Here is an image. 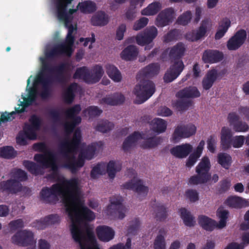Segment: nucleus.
Masks as SVG:
<instances>
[{
    "mask_svg": "<svg viewBox=\"0 0 249 249\" xmlns=\"http://www.w3.org/2000/svg\"><path fill=\"white\" fill-rule=\"evenodd\" d=\"M81 194L78 179L72 178L53 184L50 187H43L40 192V196L41 200L48 204H55L59 197L62 198L66 211L71 221V231L72 238L79 244L81 249H88L93 248V246L85 242L84 232L80 224L84 221L93 220L95 216L93 212L84 206Z\"/></svg>",
    "mask_w": 249,
    "mask_h": 249,
    "instance_id": "f257e3e1",
    "label": "nucleus"
},
{
    "mask_svg": "<svg viewBox=\"0 0 249 249\" xmlns=\"http://www.w3.org/2000/svg\"><path fill=\"white\" fill-rule=\"evenodd\" d=\"M81 140V130L79 128H77L73 133L71 140L64 141L59 146L60 153L65 159L62 167L70 170L72 174L76 173L85 164L83 153L79 154L77 159L74 155H70L71 153H75L78 151Z\"/></svg>",
    "mask_w": 249,
    "mask_h": 249,
    "instance_id": "f03ea898",
    "label": "nucleus"
},
{
    "mask_svg": "<svg viewBox=\"0 0 249 249\" xmlns=\"http://www.w3.org/2000/svg\"><path fill=\"white\" fill-rule=\"evenodd\" d=\"M169 52V57L173 63L165 73L163 79L165 82L170 83L175 80L181 74L185 68L181 58L186 51L185 46L179 42L171 47Z\"/></svg>",
    "mask_w": 249,
    "mask_h": 249,
    "instance_id": "7ed1b4c3",
    "label": "nucleus"
},
{
    "mask_svg": "<svg viewBox=\"0 0 249 249\" xmlns=\"http://www.w3.org/2000/svg\"><path fill=\"white\" fill-rule=\"evenodd\" d=\"M50 71V64L46 62V59H43L40 71L35 81L36 83L42 85V89L39 94L42 99H47L51 97L52 94L51 85L53 82H55L51 77L45 76V73Z\"/></svg>",
    "mask_w": 249,
    "mask_h": 249,
    "instance_id": "20e7f679",
    "label": "nucleus"
},
{
    "mask_svg": "<svg viewBox=\"0 0 249 249\" xmlns=\"http://www.w3.org/2000/svg\"><path fill=\"white\" fill-rule=\"evenodd\" d=\"M155 91V85L152 81L141 79L134 89V93L137 97L134 103L136 104L144 103L153 95Z\"/></svg>",
    "mask_w": 249,
    "mask_h": 249,
    "instance_id": "39448f33",
    "label": "nucleus"
},
{
    "mask_svg": "<svg viewBox=\"0 0 249 249\" xmlns=\"http://www.w3.org/2000/svg\"><path fill=\"white\" fill-rule=\"evenodd\" d=\"M34 159L45 168H51L53 173L48 176L49 178H54L57 175L58 166L56 162V157L54 153L48 151L44 155L36 154Z\"/></svg>",
    "mask_w": 249,
    "mask_h": 249,
    "instance_id": "423d86ee",
    "label": "nucleus"
},
{
    "mask_svg": "<svg viewBox=\"0 0 249 249\" xmlns=\"http://www.w3.org/2000/svg\"><path fill=\"white\" fill-rule=\"evenodd\" d=\"M29 121L30 124H26L24 128V133L27 139L34 140L36 139V131L40 129L42 124V119L37 115H32Z\"/></svg>",
    "mask_w": 249,
    "mask_h": 249,
    "instance_id": "0eeeda50",
    "label": "nucleus"
},
{
    "mask_svg": "<svg viewBox=\"0 0 249 249\" xmlns=\"http://www.w3.org/2000/svg\"><path fill=\"white\" fill-rule=\"evenodd\" d=\"M110 204L107 206L108 214L122 219L125 217V208L120 198L113 196L110 198Z\"/></svg>",
    "mask_w": 249,
    "mask_h": 249,
    "instance_id": "6e6552de",
    "label": "nucleus"
},
{
    "mask_svg": "<svg viewBox=\"0 0 249 249\" xmlns=\"http://www.w3.org/2000/svg\"><path fill=\"white\" fill-rule=\"evenodd\" d=\"M70 64L67 62L61 63L54 68H52L50 64L51 71L48 72H54V76L51 78L55 82L63 85L67 81V73L70 70Z\"/></svg>",
    "mask_w": 249,
    "mask_h": 249,
    "instance_id": "1a4fd4ad",
    "label": "nucleus"
},
{
    "mask_svg": "<svg viewBox=\"0 0 249 249\" xmlns=\"http://www.w3.org/2000/svg\"><path fill=\"white\" fill-rule=\"evenodd\" d=\"M12 241L14 244L22 246L34 245L36 243L33 232L27 230L18 231L12 236Z\"/></svg>",
    "mask_w": 249,
    "mask_h": 249,
    "instance_id": "9d476101",
    "label": "nucleus"
},
{
    "mask_svg": "<svg viewBox=\"0 0 249 249\" xmlns=\"http://www.w3.org/2000/svg\"><path fill=\"white\" fill-rule=\"evenodd\" d=\"M196 132V127L192 124L186 125H178L175 129L172 135V140L177 142L181 138L190 137Z\"/></svg>",
    "mask_w": 249,
    "mask_h": 249,
    "instance_id": "9b49d317",
    "label": "nucleus"
},
{
    "mask_svg": "<svg viewBox=\"0 0 249 249\" xmlns=\"http://www.w3.org/2000/svg\"><path fill=\"white\" fill-rule=\"evenodd\" d=\"M67 6L62 1H59L56 3L57 15L58 19L64 22L66 25L71 23L73 20L72 14L75 13L78 9H70L67 11Z\"/></svg>",
    "mask_w": 249,
    "mask_h": 249,
    "instance_id": "f8f14e48",
    "label": "nucleus"
},
{
    "mask_svg": "<svg viewBox=\"0 0 249 249\" xmlns=\"http://www.w3.org/2000/svg\"><path fill=\"white\" fill-rule=\"evenodd\" d=\"M247 32L244 29H240L231 37L227 42V47L229 50L234 51L239 49L245 42Z\"/></svg>",
    "mask_w": 249,
    "mask_h": 249,
    "instance_id": "ddd939ff",
    "label": "nucleus"
},
{
    "mask_svg": "<svg viewBox=\"0 0 249 249\" xmlns=\"http://www.w3.org/2000/svg\"><path fill=\"white\" fill-rule=\"evenodd\" d=\"M61 54H65L68 56H71V55L70 48L67 46L66 44H58L47 51L45 53V57L40 58L41 62L42 63L43 59H46V62L50 64L48 59L57 57Z\"/></svg>",
    "mask_w": 249,
    "mask_h": 249,
    "instance_id": "4468645a",
    "label": "nucleus"
},
{
    "mask_svg": "<svg viewBox=\"0 0 249 249\" xmlns=\"http://www.w3.org/2000/svg\"><path fill=\"white\" fill-rule=\"evenodd\" d=\"M157 35V29L154 26H152L146 28L143 32L138 35L136 37V42L138 45L141 46L149 44L156 38Z\"/></svg>",
    "mask_w": 249,
    "mask_h": 249,
    "instance_id": "2eb2a0df",
    "label": "nucleus"
},
{
    "mask_svg": "<svg viewBox=\"0 0 249 249\" xmlns=\"http://www.w3.org/2000/svg\"><path fill=\"white\" fill-rule=\"evenodd\" d=\"M123 186L124 189L131 190L137 193L140 197L141 195L145 196L148 192V187L143 185V181L142 179H132L124 183Z\"/></svg>",
    "mask_w": 249,
    "mask_h": 249,
    "instance_id": "dca6fc26",
    "label": "nucleus"
},
{
    "mask_svg": "<svg viewBox=\"0 0 249 249\" xmlns=\"http://www.w3.org/2000/svg\"><path fill=\"white\" fill-rule=\"evenodd\" d=\"M175 12L172 8H168L161 11L157 16L156 24L158 27H163L172 22Z\"/></svg>",
    "mask_w": 249,
    "mask_h": 249,
    "instance_id": "f3484780",
    "label": "nucleus"
},
{
    "mask_svg": "<svg viewBox=\"0 0 249 249\" xmlns=\"http://www.w3.org/2000/svg\"><path fill=\"white\" fill-rule=\"evenodd\" d=\"M208 21L203 20L200 26L196 30H192L186 33L185 37L187 40L192 42L198 41L206 35L207 32Z\"/></svg>",
    "mask_w": 249,
    "mask_h": 249,
    "instance_id": "a211bd4d",
    "label": "nucleus"
},
{
    "mask_svg": "<svg viewBox=\"0 0 249 249\" xmlns=\"http://www.w3.org/2000/svg\"><path fill=\"white\" fill-rule=\"evenodd\" d=\"M22 184L16 179H9L0 182V189L2 192L15 194L22 190Z\"/></svg>",
    "mask_w": 249,
    "mask_h": 249,
    "instance_id": "6ab92c4d",
    "label": "nucleus"
},
{
    "mask_svg": "<svg viewBox=\"0 0 249 249\" xmlns=\"http://www.w3.org/2000/svg\"><path fill=\"white\" fill-rule=\"evenodd\" d=\"M232 133L230 128L224 126L220 133V145L222 150L226 151L232 146Z\"/></svg>",
    "mask_w": 249,
    "mask_h": 249,
    "instance_id": "aec40b11",
    "label": "nucleus"
},
{
    "mask_svg": "<svg viewBox=\"0 0 249 249\" xmlns=\"http://www.w3.org/2000/svg\"><path fill=\"white\" fill-rule=\"evenodd\" d=\"M193 147L189 143L182 144L171 148V154L176 158L183 159L186 158L192 151Z\"/></svg>",
    "mask_w": 249,
    "mask_h": 249,
    "instance_id": "412c9836",
    "label": "nucleus"
},
{
    "mask_svg": "<svg viewBox=\"0 0 249 249\" xmlns=\"http://www.w3.org/2000/svg\"><path fill=\"white\" fill-rule=\"evenodd\" d=\"M96 231L97 237L100 241L108 242L114 237V231L108 226H99L97 227Z\"/></svg>",
    "mask_w": 249,
    "mask_h": 249,
    "instance_id": "4be33fe9",
    "label": "nucleus"
},
{
    "mask_svg": "<svg viewBox=\"0 0 249 249\" xmlns=\"http://www.w3.org/2000/svg\"><path fill=\"white\" fill-rule=\"evenodd\" d=\"M211 163L209 158L207 156L204 157L201 161L198 163L196 168V172L198 174H200L209 180L211 179V175L209 171L211 169Z\"/></svg>",
    "mask_w": 249,
    "mask_h": 249,
    "instance_id": "5701e85b",
    "label": "nucleus"
},
{
    "mask_svg": "<svg viewBox=\"0 0 249 249\" xmlns=\"http://www.w3.org/2000/svg\"><path fill=\"white\" fill-rule=\"evenodd\" d=\"M223 58L222 53L213 50L205 51L202 55V60L205 63H214L221 61Z\"/></svg>",
    "mask_w": 249,
    "mask_h": 249,
    "instance_id": "b1692460",
    "label": "nucleus"
},
{
    "mask_svg": "<svg viewBox=\"0 0 249 249\" xmlns=\"http://www.w3.org/2000/svg\"><path fill=\"white\" fill-rule=\"evenodd\" d=\"M78 85L76 83L71 84L63 91L62 98L64 102L67 104H71L75 97Z\"/></svg>",
    "mask_w": 249,
    "mask_h": 249,
    "instance_id": "393cba45",
    "label": "nucleus"
},
{
    "mask_svg": "<svg viewBox=\"0 0 249 249\" xmlns=\"http://www.w3.org/2000/svg\"><path fill=\"white\" fill-rule=\"evenodd\" d=\"M141 138V134L138 131H134L124 140L122 145L123 150L127 152L134 147L138 141Z\"/></svg>",
    "mask_w": 249,
    "mask_h": 249,
    "instance_id": "a878e982",
    "label": "nucleus"
},
{
    "mask_svg": "<svg viewBox=\"0 0 249 249\" xmlns=\"http://www.w3.org/2000/svg\"><path fill=\"white\" fill-rule=\"evenodd\" d=\"M151 205L154 210L155 216L158 221H163L168 216L167 208L160 203H156V200L151 202Z\"/></svg>",
    "mask_w": 249,
    "mask_h": 249,
    "instance_id": "bb28decb",
    "label": "nucleus"
},
{
    "mask_svg": "<svg viewBox=\"0 0 249 249\" xmlns=\"http://www.w3.org/2000/svg\"><path fill=\"white\" fill-rule=\"evenodd\" d=\"M177 96L181 98H195L200 97V93L196 87L189 86L179 90Z\"/></svg>",
    "mask_w": 249,
    "mask_h": 249,
    "instance_id": "cd10ccee",
    "label": "nucleus"
},
{
    "mask_svg": "<svg viewBox=\"0 0 249 249\" xmlns=\"http://www.w3.org/2000/svg\"><path fill=\"white\" fill-rule=\"evenodd\" d=\"M225 204L230 207L234 208H242L249 206L248 201L242 197L236 196L229 197L225 201Z\"/></svg>",
    "mask_w": 249,
    "mask_h": 249,
    "instance_id": "c85d7f7f",
    "label": "nucleus"
},
{
    "mask_svg": "<svg viewBox=\"0 0 249 249\" xmlns=\"http://www.w3.org/2000/svg\"><path fill=\"white\" fill-rule=\"evenodd\" d=\"M124 100V96L122 94L116 93L103 98L101 100V103L110 106H116L123 104Z\"/></svg>",
    "mask_w": 249,
    "mask_h": 249,
    "instance_id": "c756f323",
    "label": "nucleus"
},
{
    "mask_svg": "<svg viewBox=\"0 0 249 249\" xmlns=\"http://www.w3.org/2000/svg\"><path fill=\"white\" fill-rule=\"evenodd\" d=\"M217 79L216 70L213 69L208 71L202 81V85L203 89L206 90L210 89Z\"/></svg>",
    "mask_w": 249,
    "mask_h": 249,
    "instance_id": "7c9ffc66",
    "label": "nucleus"
},
{
    "mask_svg": "<svg viewBox=\"0 0 249 249\" xmlns=\"http://www.w3.org/2000/svg\"><path fill=\"white\" fill-rule=\"evenodd\" d=\"M160 66L158 63L149 64L140 71V75L145 78H150L157 75L160 71Z\"/></svg>",
    "mask_w": 249,
    "mask_h": 249,
    "instance_id": "2f4dec72",
    "label": "nucleus"
},
{
    "mask_svg": "<svg viewBox=\"0 0 249 249\" xmlns=\"http://www.w3.org/2000/svg\"><path fill=\"white\" fill-rule=\"evenodd\" d=\"M75 79H82L88 84L91 83V73L89 69L86 66H83L76 69L73 75Z\"/></svg>",
    "mask_w": 249,
    "mask_h": 249,
    "instance_id": "473e14b6",
    "label": "nucleus"
},
{
    "mask_svg": "<svg viewBox=\"0 0 249 249\" xmlns=\"http://www.w3.org/2000/svg\"><path fill=\"white\" fill-rule=\"evenodd\" d=\"M199 224L204 230L208 231H213L215 228H217V222L207 216L201 215L198 216Z\"/></svg>",
    "mask_w": 249,
    "mask_h": 249,
    "instance_id": "72a5a7b5",
    "label": "nucleus"
},
{
    "mask_svg": "<svg viewBox=\"0 0 249 249\" xmlns=\"http://www.w3.org/2000/svg\"><path fill=\"white\" fill-rule=\"evenodd\" d=\"M138 54L137 47L134 45H129L121 53V58L126 61H131L135 59Z\"/></svg>",
    "mask_w": 249,
    "mask_h": 249,
    "instance_id": "f704fd0d",
    "label": "nucleus"
},
{
    "mask_svg": "<svg viewBox=\"0 0 249 249\" xmlns=\"http://www.w3.org/2000/svg\"><path fill=\"white\" fill-rule=\"evenodd\" d=\"M108 17L103 11L97 12L91 18V23L93 26H103L108 22Z\"/></svg>",
    "mask_w": 249,
    "mask_h": 249,
    "instance_id": "c9c22d12",
    "label": "nucleus"
},
{
    "mask_svg": "<svg viewBox=\"0 0 249 249\" xmlns=\"http://www.w3.org/2000/svg\"><path fill=\"white\" fill-rule=\"evenodd\" d=\"M152 130L158 134L165 131L167 128V122L161 118H155L151 123Z\"/></svg>",
    "mask_w": 249,
    "mask_h": 249,
    "instance_id": "e433bc0d",
    "label": "nucleus"
},
{
    "mask_svg": "<svg viewBox=\"0 0 249 249\" xmlns=\"http://www.w3.org/2000/svg\"><path fill=\"white\" fill-rule=\"evenodd\" d=\"M77 9L82 13H92L96 11V5L94 2L91 0H85L78 3Z\"/></svg>",
    "mask_w": 249,
    "mask_h": 249,
    "instance_id": "4c0bfd02",
    "label": "nucleus"
},
{
    "mask_svg": "<svg viewBox=\"0 0 249 249\" xmlns=\"http://www.w3.org/2000/svg\"><path fill=\"white\" fill-rule=\"evenodd\" d=\"M229 215L228 210L223 207H219L216 211V216L219 219L218 223H217V228L222 229L226 226L227 221Z\"/></svg>",
    "mask_w": 249,
    "mask_h": 249,
    "instance_id": "58836bf2",
    "label": "nucleus"
},
{
    "mask_svg": "<svg viewBox=\"0 0 249 249\" xmlns=\"http://www.w3.org/2000/svg\"><path fill=\"white\" fill-rule=\"evenodd\" d=\"M166 231L164 229H160L159 231V234L156 237L154 242V249H165L166 243L165 235Z\"/></svg>",
    "mask_w": 249,
    "mask_h": 249,
    "instance_id": "ea45409f",
    "label": "nucleus"
},
{
    "mask_svg": "<svg viewBox=\"0 0 249 249\" xmlns=\"http://www.w3.org/2000/svg\"><path fill=\"white\" fill-rule=\"evenodd\" d=\"M180 217L183 220L184 224L188 227L194 226L195 224L194 217L191 214V213L184 208L179 209Z\"/></svg>",
    "mask_w": 249,
    "mask_h": 249,
    "instance_id": "a19ab883",
    "label": "nucleus"
},
{
    "mask_svg": "<svg viewBox=\"0 0 249 249\" xmlns=\"http://www.w3.org/2000/svg\"><path fill=\"white\" fill-rule=\"evenodd\" d=\"M218 163L225 169H229L232 163L231 157L226 153H220L217 155Z\"/></svg>",
    "mask_w": 249,
    "mask_h": 249,
    "instance_id": "79ce46f5",
    "label": "nucleus"
},
{
    "mask_svg": "<svg viewBox=\"0 0 249 249\" xmlns=\"http://www.w3.org/2000/svg\"><path fill=\"white\" fill-rule=\"evenodd\" d=\"M106 72L108 76L115 82H120L122 76L118 69L114 66L110 64L106 66Z\"/></svg>",
    "mask_w": 249,
    "mask_h": 249,
    "instance_id": "37998d69",
    "label": "nucleus"
},
{
    "mask_svg": "<svg viewBox=\"0 0 249 249\" xmlns=\"http://www.w3.org/2000/svg\"><path fill=\"white\" fill-rule=\"evenodd\" d=\"M161 142L162 139L160 137H150L143 142L141 146L143 149L152 148L158 146Z\"/></svg>",
    "mask_w": 249,
    "mask_h": 249,
    "instance_id": "c03bdc74",
    "label": "nucleus"
},
{
    "mask_svg": "<svg viewBox=\"0 0 249 249\" xmlns=\"http://www.w3.org/2000/svg\"><path fill=\"white\" fill-rule=\"evenodd\" d=\"M160 7L161 5L160 2H153L142 11V15L146 16L155 15L160 11Z\"/></svg>",
    "mask_w": 249,
    "mask_h": 249,
    "instance_id": "a18cd8bd",
    "label": "nucleus"
},
{
    "mask_svg": "<svg viewBox=\"0 0 249 249\" xmlns=\"http://www.w3.org/2000/svg\"><path fill=\"white\" fill-rule=\"evenodd\" d=\"M121 170V165L120 164L116 165L115 161H110L107 164H106V172L107 173L109 178L110 179H113L117 172Z\"/></svg>",
    "mask_w": 249,
    "mask_h": 249,
    "instance_id": "49530a36",
    "label": "nucleus"
},
{
    "mask_svg": "<svg viewBox=\"0 0 249 249\" xmlns=\"http://www.w3.org/2000/svg\"><path fill=\"white\" fill-rule=\"evenodd\" d=\"M106 173V163H99L92 169L90 172V177L92 178L96 179L98 178L99 175H104Z\"/></svg>",
    "mask_w": 249,
    "mask_h": 249,
    "instance_id": "de8ad7c7",
    "label": "nucleus"
},
{
    "mask_svg": "<svg viewBox=\"0 0 249 249\" xmlns=\"http://www.w3.org/2000/svg\"><path fill=\"white\" fill-rule=\"evenodd\" d=\"M104 74V71L101 66L96 65L92 69V73H91V83H96L99 81Z\"/></svg>",
    "mask_w": 249,
    "mask_h": 249,
    "instance_id": "09e8293b",
    "label": "nucleus"
},
{
    "mask_svg": "<svg viewBox=\"0 0 249 249\" xmlns=\"http://www.w3.org/2000/svg\"><path fill=\"white\" fill-rule=\"evenodd\" d=\"M23 164L28 171L31 174L37 175L41 172V167L34 162L30 160H24Z\"/></svg>",
    "mask_w": 249,
    "mask_h": 249,
    "instance_id": "8fccbe9b",
    "label": "nucleus"
},
{
    "mask_svg": "<svg viewBox=\"0 0 249 249\" xmlns=\"http://www.w3.org/2000/svg\"><path fill=\"white\" fill-rule=\"evenodd\" d=\"M16 152L14 148L11 146H6L0 148V157L7 159L15 158Z\"/></svg>",
    "mask_w": 249,
    "mask_h": 249,
    "instance_id": "3c124183",
    "label": "nucleus"
},
{
    "mask_svg": "<svg viewBox=\"0 0 249 249\" xmlns=\"http://www.w3.org/2000/svg\"><path fill=\"white\" fill-rule=\"evenodd\" d=\"M114 127V124L113 123L106 120L98 124L95 129L98 131L105 133L111 130Z\"/></svg>",
    "mask_w": 249,
    "mask_h": 249,
    "instance_id": "603ef678",
    "label": "nucleus"
},
{
    "mask_svg": "<svg viewBox=\"0 0 249 249\" xmlns=\"http://www.w3.org/2000/svg\"><path fill=\"white\" fill-rule=\"evenodd\" d=\"M84 228L88 239L93 243V248H88V249H100L96 243L92 228H91L89 225L87 224L85 225Z\"/></svg>",
    "mask_w": 249,
    "mask_h": 249,
    "instance_id": "864d4df0",
    "label": "nucleus"
},
{
    "mask_svg": "<svg viewBox=\"0 0 249 249\" xmlns=\"http://www.w3.org/2000/svg\"><path fill=\"white\" fill-rule=\"evenodd\" d=\"M141 225V222L138 218H135L130 221V225L127 229L128 235H136L139 231Z\"/></svg>",
    "mask_w": 249,
    "mask_h": 249,
    "instance_id": "5fc2aeb1",
    "label": "nucleus"
},
{
    "mask_svg": "<svg viewBox=\"0 0 249 249\" xmlns=\"http://www.w3.org/2000/svg\"><path fill=\"white\" fill-rule=\"evenodd\" d=\"M12 177L19 182L26 180L28 177L27 173L20 169H16L12 172Z\"/></svg>",
    "mask_w": 249,
    "mask_h": 249,
    "instance_id": "6e6d98bb",
    "label": "nucleus"
},
{
    "mask_svg": "<svg viewBox=\"0 0 249 249\" xmlns=\"http://www.w3.org/2000/svg\"><path fill=\"white\" fill-rule=\"evenodd\" d=\"M209 180L200 174H197L190 177L188 180V184L190 185H197L207 183Z\"/></svg>",
    "mask_w": 249,
    "mask_h": 249,
    "instance_id": "4d7b16f0",
    "label": "nucleus"
},
{
    "mask_svg": "<svg viewBox=\"0 0 249 249\" xmlns=\"http://www.w3.org/2000/svg\"><path fill=\"white\" fill-rule=\"evenodd\" d=\"M192 19V13L190 11H187L178 17L177 19V23L181 25H186Z\"/></svg>",
    "mask_w": 249,
    "mask_h": 249,
    "instance_id": "13d9d810",
    "label": "nucleus"
},
{
    "mask_svg": "<svg viewBox=\"0 0 249 249\" xmlns=\"http://www.w3.org/2000/svg\"><path fill=\"white\" fill-rule=\"evenodd\" d=\"M9 228L11 231H15L24 227V222L22 219H18L10 221L8 224Z\"/></svg>",
    "mask_w": 249,
    "mask_h": 249,
    "instance_id": "bf43d9fd",
    "label": "nucleus"
},
{
    "mask_svg": "<svg viewBox=\"0 0 249 249\" xmlns=\"http://www.w3.org/2000/svg\"><path fill=\"white\" fill-rule=\"evenodd\" d=\"M81 110V107L80 105L77 104L67 109L65 112V114L67 118L69 117H73L78 114L80 112Z\"/></svg>",
    "mask_w": 249,
    "mask_h": 249,
    "instance_id": "052dcab7",
    "label": "nucleus"
},
{
    "mask_svg": "<svg viewBox=\"0 0 249 249\" xmlns=\"http://www.w3.org/2000/svg\"><path fill=\"white\" fill-rule=\"evenodd\" d=\"M178 35V30L175 29L170 30L163 36V42L168 43L177 39Z\"/></svg>",
    "mask_w": 249,
    "mask_h": 249,
    "instance_id": "680f3d73",
    "label": "nucleus"
},
{
    "mask_svg": "<svg viewBox=\"0 0 249 249\" xmlns=\"http://www.w3.org/2000/svg\"><path fill=\"white\" fill-rule=\"evenodd\" d=\"M192 102L185 99H180L176 103V106L179 111L187 110L191 106Z\"/></svg>",
    "mask_w": 249,
    "mask_h": 249,
    "instance_id": "e2e57ef3",
    "label": "nucleus"
},
{
    "mask_svg": "<svg viewBox=\"0 0 249 249\" xmlns=\"http://www.w3.org/2000/svg\"><path fill=\"white\" fill-rule=\"evenodd\" d=\"M185 196L192 202H195L199 199L198 193L196 190H187L185 192Z\"/></svg>",
    "mask_w": 249,
    "mask_h": 249,
    "instance_id": "0e129e2a",
    "label": "nucleus"
},
{
    "mask_svg": "<svg viewBox=\"0 0 249 249\" xmlns=\"http://www.w3.org/2000/svg\"><path fill=\"white\" fill-rule=\"evenodd\" d=\"M245 137L244 136H236L232 137V146L235 148L241 147L245 142Z\"/></svg>",
    "mask_w": 249,
    "mask_h": 249,
    "instance_id": "69168bd1",
    "label": "nucleus"
},
{
    "mask_svg": "<svg viewBox=\"0 0 249 249\" xmlns=\"http://www.w3.org/2000/svg\"><path fill=\"white\" fill-rule=\"evenodd\" d=\"M148 21L149 20L147 18H141L134 23L133 27V30L138 31L142 29L147 25Z\"/></svg>",
    "mask_w": 249,
    "mask_h": 249,
    "instance_id": "338daca9",
    "label": "nucleus"
},
{
    "mask_svg": "<svg viewBox=\"0 0 249 249\" xmlns=\"http://www.w3.org/2000/svg\"><path fill=\"white\" fill-rule=\"evenodd\" d=\"M233 128L236 132H246L249 129V126L246 122L239 121L234 124Z\"/></svg>",
    "mask_w": 249,
    "mask_h": 249,
    "instance_id": "774afa93",
    "label": "nucleus"
}]
</instances>
